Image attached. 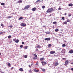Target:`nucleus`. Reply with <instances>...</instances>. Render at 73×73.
<instances>
[{
  "label": "nucleus",
  "instance_id": "338daca9",
  "mask_svg": "<svg viewBox=\"0 0 73 73\" xmlns=\"http://www.w3.org/2000/svg\"><path fill=\"white\" fill-rule=\"evenodd\" d=\"M2 73H4V72H3Z\"/></svg>",
  "mask_w": 73,
  "mask_h": 73
},
{
  "label": "nucleus",
  "instance_id": "79ce46f5",
  "mask_svg": "<svg viewBox=\"0 0 73 73\" xmlns=\"http://www.w3.org/2000/svg\"><path fill=\"white\" fill-rule=\"evenodd\" d=\"M38 65V62H36V64L35 65Z\"/></svg>",
  "mask_w": 73,
  "mask_h": 73
},
{
  "label": "nucleus",
  "instance_id": "2f4dec72",
  "mask_svg": "<svg viewBox=\"0 0 73 73\" xmlns=\"http://www.w3.org/2000/svg\"><path fill=\"white\" fill-rule=\"evenodd\" d=\"M64 24H67V22L66 21L64 22Z\"/></svg>",
  "mask_w": 73,
  "mask_h": 73
},
{
  "label": "nucleus",
  "instance_id": "8fccbe9b",
  "mask_svg": "<svg viewBox=\"0 0 73 73\" xmlns=\"http://www.w3.org/2000/svg\"><path fill=\"white\" fill-rule=\"evenodd\" d=\"M17 3H19L20 1H19L18 2H17Z\"/></svg>",
  "mask_w": 73,
  "mask_h": 73
},
{
  "label": "nucleus",
  "instance_id": "bb28decb",
  "mask_svg": "<svg viewBox=\"0 0 73 73\" xmlns=\"http://www.w3.org/2000/svg\"><path fill=\"white\" fill-rule=\"evenodd\" d=\"M45 6H43L42 7V8L43 9H44V8H45Z\"/></svg>",
  "mask_w": 73,
  "mask_h": 73
},
{
  "label": "nucleus",
  "instance_id": "37998d69",
  "mask_svg": "<svg viewBox=\"0 0 73 73\" xmlns=\"http://www.w3.org/2000/svg\"><path fill=\"white\" fill-rule=\"evenodd\" d=\"M45 33H46V34H49V33H47V32H46Z\"/></svg>",
  "mask_w": 73,
  "mask_h": 73
},
{
  "label": "nucleus",
  "instance_id": "49530a36",
  "mask_svg": "<svg viewBox=\"0 0 73 73\" xmlns=\"http://www.w3.org/2000/svg\"><path fill=\"white\" fill-rule=\"evenodd\" d=\"M35 57H37V55H36L35 56Z\"/></svg>",
  "mask_w": 73,
  "mask_h": 73
},
{
  "label": "nucleus",
  "instance_id": "58836bf2",
  "mask_svg": "<svg viewBox=\"0 0 73 73\" xmlns=\"http://www.w3.org/2000/svg\"><path fill=\"white\" fill-rule=\"evenodd\" d=\"M9 27H10V28H12L13 27L12 25H10L9 26Z\"/></svg>",
  "mask_w": 73,
  "mask_h": 73
},
{
  "label": "nucleus",
  "instance_id": "f03ea898",
  "mask_svg": "<svg viewBox=\"0 0 73 73\" xmlns=\"http://www.w3.org/2000/svg\"><path fill=\"white\" fill-rule=\"evenodd\" d=\"M21 25L22 27H25V26H26V24H25L24 23H21Z\"/></svg>",
  "mask_w": 73,
  "mask_h": 73
},
{
  "label": "nucleus",
  "instance_id": "c85d7f7f",
  "mask_svg": "<svg viewBox=\"0 0 73 73\" xmlns=\"http://www.w3.org/2000/svg\"><path fill=\"white\" fill-rule=\"evenodd\" d=\"M27 57L28 56H27V55H25L24 57L25 58H27Z\"/></svg>",
  "mask_w": 73,
  "mask_h": 73
},
{
  "label": "nucleus",
  "instance_id": "473e14b6",
  "mask_svg": "<svg viewBox=\"0 0 73 73\" xmlns=\"http://www.w3.org/2000/svg\"><path fill=\"white\" fill-rule=\"evenodd\" d=\"M25 49H27L28 48V46H25V48H24Z\"/></svg>",
  "mask_w": 73,
  "mask_h": 73
},
{
  "label": "nucleus",
  "instance_id": "b1692460",
  "mask_svg": "<svg viewBox=\"0 0 73 73\" xmlns=\"http://www.w3.org/2000/svg\"><path fill=\"white\" fill-rule=\"evenodd\" d=\"M11 38V35H9L8 36V38H9V39Z\"/></svg>",
  "mask_w": 73,
  "mask_h": 73
},
{
  "label": "nucleus",
  "instance_id": "393cba45",
  "mask_svg": "<svg viewBox=\"0 0 73 73\" xmlns=\"http://www.w3.org/2000/svg\"><path fill=\"white\" fill-rule=\"evenodd\" d=\"M67 22H70V20H69V19H67Z\"/></svg>",
  "mask_w": 73,
  "mask_h": 73
},
{
  "label": "nucleus",
  "instance_id": "0eeeda50",
  "mask_svg": "<svg viewBox=\"0 0 73 73\" xmlns=\"http://www.w3.org/2000/svg\"><path fill=\"white\" fill-rule=\"evenodd\" d=\"M56 53V52L55 51H52L50 52V54H54V53Z\"/></svg>",
  "mask_w": 73,
  "mask_h": 73
},
{
  "label": "nucleus",
  "instance_id": "a19ab883",
  "mask_svg": "<svg viewBox=\"0 0 73 73\" xmlns=\"http://www.w3.org/2000/svg\"><path fill=\"white\" fill-rule=\"evenodd\" d=\"M36 52H38V49H36Z\"/></svg>",
  "mask_w": 73,
  "mask_h": 73
},
{
  "label": "nucleus",
  "instance_id": "72a5a7b5",
  "mask_svg": "<svg viewBox=\"0 0 73 73\" xmlns=\"http://www.w3.org/2000/svg\"><path fill=\"white\" fill-rule=\"evenodd\" d=\"M44 65H46V62H44Z\"/></svg>",
  "mask_w": 73,
  "mask_h": 73
},
{
  "label": "nucleus",
  "instance_id": "9d476101",
  "mask_svg": "<svg viewBox=\"0 0 73 73\" xmlns=\"http://www.w3.org/2000/svg\"><path fill=\"white\" fill-rule=\"evenodd\" d=\"M58 65V63L57 62H56L55 63V66H57Z\"/></svg>",
  "mask_w": 73,
  "mask_h": 73
},
{
  "label": "nucleus",
  "instance_id": "f704fd0d",
  "mask_svg": "<svg viewBox=\"0 0 73 73\" xmlns=\"http://www.w3.org/2000/svg\"><path fill=\"white\" fill-rule=\"evenodd\" d=\"M23 45H21L20 46V48H23Z\"/></svg>",
  "mask_w": 73,
  "mask_h": 73
},
{
  "label": "nucleus",
  "instance_id": "aec40b11",
  "mask_svg": "<svg viewBox=\"0 0 73 73\" xmlns=\"http://www.w3.org/2000/svg\"><path fill=\"white\" fill-rule=\"evenodd\" d=\"M53 24H57V22H54L53 23Z\"/></svg>",
  "mask_w": 73,
  "mask_h": 73
},
{
  "label": "nucleus",
  "instance_id": "e2e57ef3",
  "mask_svg": "<svg viewBox=\"0 0 73 73\" xmlns=\"http://www.w3.org/2000/svg\"><path fill=\"white\" fill-rule=\"evenodd\" d=\"M1 53L0 52V56H1Z\"/></svg>",
  "mask_w": 73,
  "mask_h": 73
},
{
  "label": "nucleus",
  "instance_id": "5701e85b",
  "mask_svg": "<svg viewBox=\"0 0 73 73\" xmlns=\"http://www.w3.org/2000/svg\"><path fill=\"white\" fill-rule=\"evenodd\" d=\"M64 19H65V17H62V19L63 20H64Z\"/></svg>",
  "mask_w": 73,
  "mask_h": 73
},
{
  "label": "nucleus",
  "instance_id": "f8f14e48",
  "mask_svg": "<svg viewBox=\"0 0 73 73\" xmlns=\"http://www.w3.org/2000/svg\"><path fill=\"white\" fill-rule=\"evenodd\" d=\"M69 53H73V50H70L69 51Z\"/></svg>",
  "mask_w": 73,
  "mask_h": 73
},
{
  "label": "nucleus",
  "instance_id": "a878e982",
  "mask_svg": "<svg viewBox=\"0 0 73 73\" xmlns=\"http://www.w3.org/2000/svg\"><path fill=\"white\" fill-rule=\"evenodd\" d=\"M11 64L10 63H9L8 64V66H11Z\"/></svg>",
  "mask_w": 73,
  "mask_h": 73
},
{
  "label": "nucleus",
  "instance_id": "a18cd8bd",
  "mask_svg": "<svg viewBox=\"0 0 73 73\" xmlns=\"http://www.w3.org/2000/svg\"><path fill=\"white\" fill-rule=\"evenodd\" d=\"M20 3H22V1H21V0L20 1Z\"/></svg>",
  "mask_w": 73,
  "mask_h": 73
},
{
  "label": "nucleus",
  "instance_id": "3c124183",
  "mask_svg": "<svg viewBox=\"0 0 73 73\" xmlns=\"http://www.w3.org/2000/svg\"><path fill=\"white\" fill-rule=\"evenodd\" d=\"M62 59L63 60H65V58H62Z\"/></svg>",
  "mask_w": 73,
  "mask_h": 73
},
{
  "label": "nucleus",
  "instance_id": "864d4df0",
  "mask_svg": "<svg viewBox=\"0 0 73 73\" xmlns=\"http://www.w3.org/2000/svg\"><path fill=\"white\" fill-rule=\"evenodd\" d=\"M11 14H12V15H14V14H15V13H11Z\"/></svg>",
  "mask_w": 73,
  "mask_h": 73
},
{
  "label": "nucleus",
  "instance_id": "680f3d73",
  "mask_svg": "<svg viewBox=\"0 0 73 73\" xmlns=\"http://www.w3.org/2000/svg\"><path fill=\"white\" fill-rule=\"evenodd\" d=\"M44 64H42V65H43V66H44Z\"/></svg>",
  "mask_w": 73,
  "mask_h": 73
},
{
  "label": "nucleus",
  "instance_id": "c9c22d12",
  "mask_svg": "<svg viewBox=\"0 0 73 73\" xmlns=\"http://www.w3.org/2000/svg\"><path fill=\"white\" fill-rule=\"evenodd\" d=\"M4 33V32H1L0 33V35H1V34H3Z\"/></svg>",
  "mask_w": 73,
  "mask_h": 73
},
{
  "label": "nucleus",
  "instance_id": "9b49d317",
  "mask_svg": "<svg viewBox=\"0 0 73 73\" xmlns=\"http://www.w3.org/2000/svg\"><path fill=\"white\" fill-rule=\"evenodd\" d=\"M23 18L22 17H20L18 19V20H22V19H23Z\"/></svg>",
  "mask_w": 73,
  "mask_h": 73
},
{
  "label": "nucleus",
  "instance_id": "0e129e2a",
  "mask_svg": "<svg viewBox=\"0 0 73 73\" xmlns=\"http://www.w3.org/2000/svg\"><path fill=\"white\" fill-rule=\"evenodd\" d=\"M52 16V15L50 14V16Z\"/></svg>",
  "mask_w": 73,
  "mask_h": 73
},
{
  "label": "nucleus",
  "instance_id": "c756f323",
  "mask_svg": "<svg viewBox=\"0 0 73 73\" xmlns=\"http://www.w3.org/2000/svg\"><path fill=\"white\" fill-rule=\"evenodd\" d=\"M37 58H36L35 57H34L33 58V60H36Z\"/></svg>",
  "mask_w": 73,
  "mask_h": 73
},
{
  "label": "nucleus",
  "instance_id": "6e6d98bb",
  "mask_svg": "<svg viewBox=\"0 0 73 73\" xmlns=\"http://www.w3.org/2000/svg\"><path fill=\"white\" fill-rule=\"evenodd\" d=\"M64 15H66V13H64Z\"/></svg>",
  "mask_w": 73,
  "mask_h": 73
},
{
  "label": "nucleus",
  "instance_id": "c03bdc74",
  "mask_svg": "<svg viewBox=\"0 0 73 73\" xmlns=\"http://www.w3.org/2000/svg\"><path fill=\"white\" fill-rule=\"evenodd\" d=\"M22 44H24V42H22Z\"/></svg>",
  "mask_w": 73,
  "mask_h": 73
},
{
  "label": "nucleus",
  "instance_id": "69168bd1",
  "mask_svg": "<svg viewBox=\"0 0 73 73\" xmlns=\"http://www.w3.org/2000/svg\"><path fill=\"white\" fill-rule=\"evenodd\" d=\"M33 65V64H31V66H32V65Z\"/></svg>",
  "mask_w": 73,
  "mask_h": 73
},
{
  "label": "nucleus",
  "instance_id": "4c0bfd02",
  "mask_svg": "<svg viewBox=\"0 0 73 73\" xmlns=\"http://www.w3.org/2000/svg\"><path fill=\"white\" fill-rule=\"evenodd\" d=\"M58 9L60 11L61 10V8L60 7H59V8Z\"/></svg>",
  "mask_w": 73,
  "mask_h": 73
},
{
  "label": "nucleus",
  "instance_id": "e433bc0d",
  "mask_svg": "<svg viewBox=\"0 0 73 73\" xmlns=\"http://www.w3.org/2000/svg\"><path fill=\"white\" fill-rule=\"evenodd\" d=\"M42 71H43V72H45V69L43 68L42 69Z\"/></svg>",
  "mask_w": 73,
  "mask_h": 73
},
{
  "label": "nucleus",
  "instance_id": "6e6552de",
  "mask_svg": "<svg viewBox=\"0 0 73 73\" xmlns=\"http://www.w3.org/2000/svg\"><path fill=\"white\" fill-rule=\"evenodd\" d=\"M36 9V8L34 7L32 9V10L33 11H34V12H35V11Z\"/></svg>",
  "mask_w": 73,
  "mask_h": 73
},
{
  "label": "nucleus",
  "instance_id": "a211bd4d",
  "mask_svg": "<svg viewBox=\"0 0 73 73\" xmlns=\"http://www.w3.org/2000/svg\"><path fill=\"white\" fill-rule=\"evenodd\" d=\"M37 48H40V46L39 45H38L36 46Z\"/></svg>",
  "mask_w": 73,
  "mask_h": 73
},
{
  "label": "nucleus",
  "instance_id": "4d7b16f0",
  "mask_svg": "<svg viewBox=\"0 0 73 73\" xmlns=\"http://www.w3.org/2000/svg\"><path fill=\"white\" fill-rule=\"evenodd\" d=\"M13 41H15V39H13Z\"/></svg>",
  "mask_w": 73,
  "mask_h": 73
},
{
  "label": "nucleus",
  "instance_id": "7c9ffc66",
  "mask_svg": "<svg viewBox=\"0 0 73 73\" xmlns=\"http://www.w3.org/2000/svg\"><path fill=\"white\" fill-rule=\"evenodd\" d=\"M29 72L30 73H32V71L31 70V69L29 71Z\"/></svg>",
  "mask_w": 73,
  "mask_h": 73
},
{
  "label": "nucleus",
  "instance_id": "ea45409f",
  "mask_svg": "<svg viewBox=\"0 0 73 73\" xmlns=\"http://www.w3.org/2000/svg\"><path fill=\"white\" fill-rule=\"evenodd\" d=\"M70 16H72V15L71 14L68 15L69 17H70Z\"/></svg>",
  "mask_w": 73,
  "mask_h": 73
},
{
  "label": "nucleus",
  "instance_id": "412c9836",
  "mask_svg": "<svg viewBox=\"0 0 73 73\" xmlns=\"http://www.w3.org/2000/svg\"><path fill=\"white\" fill-rule=\"evenodd\" d=\"M65 46H66V45H65V44H63L62 45V47H65Z\"/></svg>",
  "mask_w": 73,
  "mask_h": 73
},
{
  "label": "nucleus",
  "instance_id": "2eb2a0df",
  "mask_svg": "<svg viewBox=\"0 0 73 73\" xmlns=\"http://www.w3.org/2000/svg\"><path fill=\"white\" fill-rule=\"evenodd\" d=\"M69 7H72V6H73V4L72 3H70L69 4Z\"/></svg>",
  "mask_w": 73,
  "mask_h": 73
},
{
  "label": "nucleus",
  "instance_id": "13d9d810",
  "mask_svg": "<svg viewBox=\"0 0 73 73\" xmlns=\"http://www.w3.org/2000/svg\"><path fill=\"white\" fill-rule=\"evenodd\" d=\"M1 26H3V24L2 23L1 24Z\"/></svg>",
  "mask_w": 73,
  "mask_h": 73
},
{
  "label": "nucleus",
  "instance_id": "052dcab7",
  "mask_svg": "<svg viewBox=\"0 0 73 73\" xmlns=\"http://www.w3.org/2000/svg\"><path fill=\"white\" fill-rule=\"evenodd\" d=\"M29 68H30V67H31V65H29Z\"/></svg>",
  "mask_w": 73,
  "mask_h": 73
},
{
  "label": "nucleus",
  "instance_id": "de8ad7c7",
  "mask_svg": "<svg viewBox=\"0 0 73 73\" xmlns=\"http://www.w3.org/2000/svg\"><path fill=\"white\" fill-rule=\"evenodd\" d=\"M44 62H41V63L42 64H44Z\"/></svg>",
  "mask_w": 73,
  "mask_h": 73
},
{
  "label": "nucleus",
  "instance_id": "39448f33",
  "mask_svg": "<svg viewBox=\"0 0 73 73\" xmlns=\"http://www.w3.org/2000/svg\"><path fill=\"white\" fill-rule=\"evenodd\" d=\"M42 1H43V0L40 1V0H38L36 1V3H38H38H41V2H42Z\"/></svg>",
  "mask_w": 73,
  "mask_h": 73
},
{
  "label": "nucleus",
  "instance_id": "4468645a",
  "mask_svg": "<svg viewBox=\"0 0 73 73\" xmlns=\"http://www.w3.org/2000/svg\"><path fill=\"white\" fill-rule=\"evenodd\" d=\"M19 70L20 71H21V72L23 71V68H20Z\"/></svg>",
  "mask_w": 73,
  "mask_h": 73
},
{
  "label": "nucleus",
  "instance_id": "7ed1b4c3",
  "mask_svg": "<svg viewBox=\"0 0 73 73\" xmlns=\"http://www.w3.org/2000/svg\"><path fill=\"white\" fill-rule=\"evenodd\" d=\"M45 40H46V41H49L50 40V38H47L44 39Z\"/></svg>",
  "mask_w": 73,
  "mask_h": 73
},
{
  "label": "nucleus",
  "instance_id": "09e8293b",
  "mask_svg": "<svg viewBox=\"0 0 73 73\" xmlns=\"http://www.w3.org/2000/svg\"><path fill=\"white\" fill-rule=\"evenodd\" d=\"M14 68L13 67H12L11 68V70H12V69H13Z\"/></svg>",
  "mask_w": 73,
  "mask_h": 73
},
{
  "label": "nucleus",
  "instance_id": "1a4fd4ad",
  "mask_svg": "<svg viewBox=\"0 0 73 73\" xmlns=\"http://www.w3.org/2000/svg\"><path fill=\"white\" fill-rule=\"evenodd\" d=\"M45 60V59H44V57L42 58H40V61H43V60Z\"/></svg>",
  "mask_w": 73,
  "mask_h": 73
},
{
  "label": "nucleus",
  "instance_id": "f3484780",
  "mask_svg": "<svg viewBox=\"0 0 73 73\" xmlns=\"http://www.w3.org/2000/svg\"><path fill=\"white\" fill-rule=\"evenodd\" d=\"M34 71L35 72H39V71H38V70L34 69Z\"/></svg>",
  "mask_w": 73,
  "mask_h": 73
},
{
  "label": "nucleus",
  "instance_id": "f257e3e1",
  "mask_svg": "<svg viewBox=\"0 0 73 73\" xmlns=\"http://www.w3.org/2000/svg\"><path fill=\"white\" fill-rule=\"evenodd\" d=\"M53 10V8H49L48 9L47 11L46 12L47 13H49V12H51Z\"/></svg>",
  "mask_w": 73,
  "mask_h": 73
},
{
  "label": "nucleus",
  "instance_id": "603ef678",
  "mask_svg": "<svg viewBox=\"0 0 73 73\" xmlns=\"http://www.w3.org/2000/svg\"><path fill=\"white\" fill-rule=\"evenodd\" d=\"M71 70H72V71H73V68H71Z\"/></svg>",
  "mask_w": 73,
  "mask_h": 73
},
{
  "label": "nucleus",
  "instance_id": "dca6fc26",
  "mask_svg": "<svg viewBox=\"0 0 73 73\" xmlns=\"http://www.w3.org/2000/svg\"><path fill=\"white\" fill-rule=\"evenodd\" d=\"M52 46V44H49L48 45V47L49 48Z\"/></svg>",
  "mask_w": 73,
  "mask_h": 73
},
{
  "label": "nucleus",
  "instance_id": "ddd939ff",
  "mask_svg": "<svg viewBox=\"0 0 73 73\" xmlns=\"http://www.w3.org/2000/svg\"><path fill=\"white\" fill-rule=\"evenodd\" d=\"M15 42L16 43H18V42H19V39H17V40H15Z\"/></svg>",
  "mask_w": 73,
  "mask_h": 73
},
{
  "label": "nucleus",
  "instance_id": "cd10ccee",
  "mask_svg": "<svg viewBox=\"0 0 73 73\" xmlns=\"http://www.w3.org/2000/svg\"><path fill=\"white\" fill-rule=\"evenodd\" d=\"M12 17L8 16V19H11V18H12Z\"/></svg>",
  "mask_w": 73,
  "mask_h": 73
},
{
  "label": "nucleus",
  "instance_id": "4be33fe9",
  "mask_svg": "<svg viewBox=\"0 0 73 73\" xmlns=\"http://www.w3.org/2000/svg\"><path fill=\"white\" fill-rule=\"evenodd\" d=\"M55 32H58V29H56L55 30Z\"/></svg>",
  "mask_w": 73,
  "mask_h": 73
},
{
  "label": "nucleus",
  "instance_id": "5fc2aeb1",
  "mask_svg": "<svg viewBox=\"0 0 73 73\" xmlns=\"http://www.w3.org/2000/svg\"><path fill=\"white\" fill-rule=\"evenodd\" d=\"M70 64H71L72 65H73V62L70 63Z\"/></svg>",
  "mask_w": 73,
  "mask_h": 73
},
{
  "label": "nucleus",
  "instance_id": "20e7f679",
  "mask_svg": "<svg viewBox=\"0 0 73 73\" xmlns=\"http://www.w3.org/2000/svg\"><path fill=\"white\" fill-rule=\"evenodd\" d=\"M68 62L69 61L68 60H66L65 62V65H67L68 64Z\"/></svg>",
  "mask_w": 73,
  "mask_h": 73
},
{
  "label": "nucleus",
  "instance_id": "423d86ee",
  "mask_svg": "<svg viewBox=\"0 0 73 73\" xmlns=\"http://www.w3.org/2000/svg\"><path fill=\"white\" fill-rule=\"evenodd\" d=\"M29 7V5H27L25 6V7L24 8L25 9H28Z\"/></svg>",
  "mask_w": 73,
  "mask_h": 73
},
{
  "label": "nucleus",
  "instance_id": "6ab92c4d",
  "mask_svg": "<svg viewBox=\"0 0 73 73\" xmlns=\"http://www.w3.org/2000/svg\"><path fill=\"white\" fill-rule=\"evenodd\" d=\"M1 5H5V3H1Z\"/></svg>",
  "mask_w": 73,
  "mask_h": 73
},
{
  "label": "nucleus",
  "instance_id": "bf43d9fd",
  "mask_svg": "<svg viewBox=\"0 0 73 73\" xmlns=\"http://www.w3.org/2000/svg\"><path fill=\"white\" fill-rule=\"evenodd\" d=\"M36 53H35V54H34V56H36Z\"/></svg>",
  "mask_w": 73,
  "mask_h": 73
}]
</instances>
